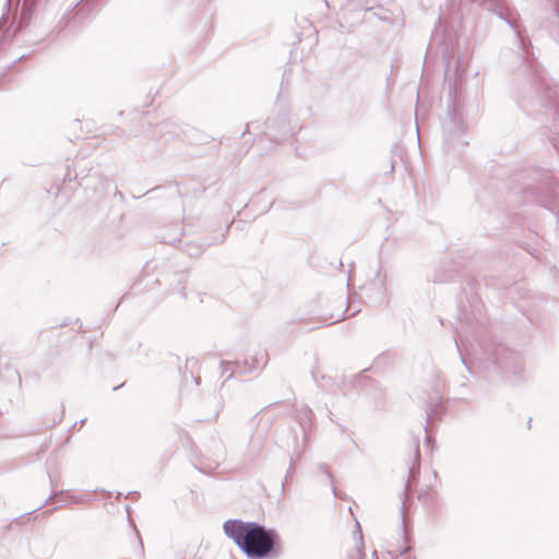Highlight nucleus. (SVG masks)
<instances>
[{
  "label": "nucleus",
  "instance_id": "obj_1",
  "mask_svg": "<svg viewBox=\"0 0 559 559\" xmlns=\"http://www.w3.org/2000/svg\"><path fill=\"white\" fill-rule=\"evenodd\" d=\"M477 2L483 9L493 13L504 21L516 34L518 47L520 49L521 67L516 71V76L521 80L519 105L528 109V105H539L551 107L554 111V123L551 138L552 146L559 151V105L555 100L556 91L551 82L546 76L544 69L537 63L532 52L530 38L524 36L513 12L508 5L507 0H469Z\"/></svg>",
  "mask_w": 559,
  "mask_h": 559
},
{
  "label": "nucleus",
  "instance_id": "obj_2",
  "mask_svg": "<svg viewBox=\"0 0 559 559\" xmlns=\"http://www.w3.org/2000/svg\"><path fill=\"white\" fill-rule=\"evenodd\" d=\"M473 319L465 314L464 319L460 321L456 328L455 345L460 353L462 364L471 371V366L467 364L466 357L462 352L461 346L467 350V345L471 343L469 336H473L477 342L478 349L474 348L471 344L473 360L483 364L484 368L489 369L496 367L502 371L514 372L518 370V356L503 344L486 343L479 340L480 329L484 322L478 311L473 312Z\"/></svg>",
  "mask_w": 559,
  "mask_h": 559
},
{
  "label": "nucleus",
  "instance_id": "obj_3",
  "mask_svg": "<svg viewBox=\"0 0 559 559\" xmlns=\"http://www.w3.org/2000/svg\"><path fill=\"white\" fill-rule=\"evenodd\" d=\"M223 531L248 559H275L282 552L278 533L260 523L229 519Z\"/></svg>",
  "mask_w": 559,
  "mask_h": 559
},
{
  "label": "nucleus",
  "instance_id": "obj_4",
  "mask_svg": "<svg viewBox=\"0 0 559 559\" xmlns=\"http://www.w3.org/2000/svg\"><path fill=\"white\" fill-rule=\"evenodd\" d=\"M465 123L461 115L457 114L455 103L448 107V119L443 122V150L450 155L459 154L466 145L464 140Z\"/></svg>",
  "mask_w": 559,
  "mask_h": 559
},
{
  "label": "nucleus",
  "instance_id": "obj_5",
  "mask_svg": "<svg viewBox=\"0 0 559 559\" xmlns=\"http://www.w3.org/2000/svg\"><path fill=\"white\" fill-rule=\"evenodd\" d=\"M296 128V124H292L289 114L283 111L267 118L265 135L273 142L283 143L295 136Z\"/></svg>",
  "mask_w": 559,
  "mask_h": 559
},
{
  "label": "nucleus",
  "instance_id": "obj_6",
  "mask_svg": "<svg viewBox=\"0 0 559 559\" xmlns=\"http://www.w3.org/2000/svg\"><path fill=\"white\" fill-rule=\"evenodd\" d=\"M438 46L447 71L455 53V35L439 23L431 34L430 47Z\"/></svg>",
  "mask_w": 559,
  "mask_h": 559
},
{
  "label": "nucleus",
  "instance_id": "obj_7",
  "mask_svg": "<svg viewBox=\"0 0 559 559\" xmlns=\"http://www.w3.org/2000/svg\"><path fill=\"white\" fill-rule=\"evenodd\" d=\"M48 1L49 0H24L19 20L15 22L16 26L13 32L14 35L26 29L31 25L36 11L45 5Z\"/></svg>",
  "mask_w": 559,
  "mask_h": 559
},
{
  "label": "nucleus",
  "instance_id": "obj_8",
  "mask_svg": "<svg viewBox=\"0 0 559 559\" xmlns=\"http://www.w3.org/2000/svg\"><path fill=\"white\" fill-rule=\"evenodd\" d=\"M419 466H420V450H419V440L416 439L414 442V457L413 462L408 466V478L405 483L404 489V499L402 502V513H404V509L407 503V493L412 491L413 486H415L418 481L419 477Z\"/></svg>",
  "mask_w": 559,
  "mask_h": 559
},
{
  "label": "nucleus",
  "instance_id": "obj_9",
  "mask_svg": "<svg viewBox=\"0 0 559 559\" xmlns=\"http://www.w3.org/2000/svg\"><path fill=\"white\" fill-rule=\"evenodd\" d=\"M377 276V281H372L369 285L362 287V294H365L369 298V302L373 305L384 300L386 290L384 280L380 278V272H378Z\"/></svg>",
  "mask_w": 559,
  "mask_h": 559
},
{
  "label": "nucleus",
  "instance_id": "obj_10",
  "mask_svg": "<svg viewBox=\"0 0 559 559\" xmlns=\"http://www.w3.org/2000/svg\"><path fill=\"white\" fill-rule=\"evenodd\" d=\"M552 9L544 22V27L548 31L551 37L559 40V0H551Z\"/></svg>",
  "mask_w": 559,
  "mask_h": 559
},
{
  "label": "nucleus",
  "instance_id": "obj_11",
  "mask_svg": "<svg viewBox=\"0 0 559 559\" xmlns=\"http://www.w3.org/2000/svg\"><path fill=\"white\" fill-rule=\"evenodd\" d=\"M188 274L186 272H177L170 282L173 293H178L182 298L187 297Z\"/></svg>",
  "mask_w": 559,
  "mask_h": 559
},
{
  "label": "nucleus",
  "instance_id": "obj_12",
  "mask_svg": "<svg viewBox=\"0 0 559 559\" xmlns=\"http://www.w3.org/2000/svg\"><path fill=\"white\" fill-rule=\"evenodd\" d=\"M229 227L227 226L225 233L221 234L218 237H215V240L212 241V242H200L198 245H193V243H187V252L190 254V255H198L200 254L201 252H203V250L212 245H215V243H222L225 239H226V233L228 231Z\"/></svg>",
  "mask_w": 559,
  "mask_h": 559
},
{
  "label": "nucleus",
  "instance_id": "obj_13",
  "mask_svg": "<svg viewBox=\"0 0 559 559\" xmlns=\"http://www.w3.org/2000/svg\"><path fill=\"white\" fill-rule=\"evenodd\" d=\"M313 412L308 406L302 407L300 411V426L304 431H306L307 428H310L312 423Z\"/></svg>",
  "mask_w": 559,
  "mask_h": 559
},
{
  "label": "nucleus",
  "instance_id": "obj_14",
  "mask_svg": "<svg viewBox=\"0 0 559 559\" xmlns=\"http://www.w3.org/2000/svg\"><path fill=\"white\" fill-rule=\"evenodd\" d=\"M91 1L90 0H80L75 7H74V15L83 14V16H86L88 12L91 11Z\"/></svg>",
  "mask_w": 559,
  "mask_h": 559
},
{
  "label": "nucleus",
  "instance_id": "obj_15",
  "mask_svg": "<svg viewBox=\"0 0 559 559\" xmlns=\"http://www.w3.org/2000/svg\"><path fill=\"white\" fill-rule=\"evenodd\" d=\"M356 528H357V533H358V540H359V545H357L356 549L359 554V556H362L365 557V552H364V540H362V532H361V528H360V524L358 521H356Z\"/></svg>",
  "mask_w": 559,
  "mask_h": 559
},
{
  "label": "nucleus",
  "instance_id": "obj_16",
  "mask_svg": "<svg viewBox=\"0 0 559 559\" xmlns=\"http://www.w3.org/2000/svg\"><path fill=\"white\" fill-rule=\"evenodd\" d=\"M319 469H320L322 473H324V474L326 475V477H328L329 481L333 485V475H332V473L330 472V469H329L328 465H326V464H324V463H321V464L319 465ZM332 490H333L334 496H336V489H335V487H333V486H332Z\"/></svg>",
  "mask_w": 559,
  "mask_h": 559
},
{
  "label": "nucleus",
  "instance_id": "obj_17",
  "mask_svg": "<svg viewBox=\"0 0 559 559\" xmlns=\"http://www.w3.org/2000/svg\"><path fill=\"white\" fill-rule=\"evenodd\" d=\"M552 199L554 200L549 201L547 204H544V206L551 211H555V207L557 206V201H559V188L552 192Z\"/></svg>",
  "mask_w": 559,
  "mask_h": 559
},
{
  "label": "nucleus",
  "instance_id": "obj_18",
  "mask_svg": "<svg viewBox=\"0 0 559 559\" xmlns=\"http://www.w3.org/2000/svg\"><path fill=\"white\" fill-rule=\"evenodd\" d=\"M7 372L13 379L14 384H21V376L16 369L7 368Z\"/></svg>",
  "mask_w": 559,
  "mask_h": 559
},
{
  "label": "nucleus",
  "instance_id": "obj_19",
  "mask_svg": "<svg viewBox=\"0 0 559 559\" xmlns=\"http://www.w3.org/2000/svg\"><path fill=\"white\" fill-rule=\"evenodd\" d=\"M221 456L222 455L219 454L217 459H215L213 462L209 463L207 465L201 467V469L204 471V472L214 471L219 465V460L218 459H221Z\"/></svg>",
  "mask_w": 559,
  "mask_h": 559
},
{
  "label": "nucleus",
  "instance_id": "obj_20",
  "mask_svg": "<svg viewBox=\"0 0 559 559\" xmlns=\"http://www.w3.org/2000/svg\"><path fill=\"white\" fill-rule=\"evenodd\" d=\"M345 381H346V378L345 377H341V378L336 379L333 384H331L330 389L333 392H336V390L333 389V385H335L336 389L341 390L343 388V385L345 384Z\"/></svg>",
  "mask_w": 559,
  "mask_h": 559
},
{
  "label": "nucleus",
  "instance_id": "obj_21",
  "mask_svg": "<svg viewBox=\"0 0 559 559\" xmlns=\"http://www.w3.org/2000/svg\"><path fill=\"white\" fill-rule=\"evenodd\" d=\"M63 415H64V407L62 406L58 418L52 420L50 427H55V426L59 425L62 421Z\"/></svg>",
  "mask_w": 559,
  "mask_h": 559
},
{
  "label": "nucleus",
  "instance_id": "obj_22",
  "mask_svg": "<svg viewBox=\"0 0 559 559\" xmlns=\"http://www.w3.org/2000/svg\"><path fill=\"white\" fill-rule=\"evenodd\" d=\"M259 360H264V365L267 362V353L266 352H262L260 353V358L255 357L254 361L255 362H259Z\"/></svg>",
  "mask_w": 559,
  "mask_h": 559
},
{
  "label": "nucleus",
  "instance_id": "obj_23",
  "mask_svg": "<svg viewBox=\"0 0 559 559\" xmlns=\"http://www.w3.org/2000/svg\"><path fill=\"white\" fill-rule=\"evenodd\" d=\"M190 378L193 380V382L195 383V385H199L200 384V381H201V378L198 376L195 377L193 373H190Z\"/></svg>",
  "mask_w": 559,
  "mask_h": 559
},
{
  "label": "nucleus",
  "instance_id": "obj_24",
  "mask_svg": "<svg viewBox=\"0 0 559 559\" xmlns=\"http://www.w3.org/2000/svg\"><path fill=\"white\" fill-rule=\"evenodd\" d=\"M213 443H214V448H215V449H217L218 451H221V450H222V448H223L222 441H219V440H214V442H213Z\"/></svg>",
  "mask_w": 559,
  "mask_h": 559
},
{
  "label": "nucleus",
  "instance_id": "obj_25",
  "mask_svg": "<svg viewBox=\"0 0 559 559\" xmlns=\"http://www.w3.org/2000/svg\"><path fill=\"white\" fill-rule=\"evenodd\" d=\"M427 497H429L428 491H423V492H419V495H418L419 500H425Z\"/></svg>",
  "mask_w": 559,
  "mask_h": 559
},
{
  "label": "nucleus",
  "instance_id": "obj_26",
  "mask_svg": "<svg viewBox=\"0 0 559 559\" xmlns=\"http://www.w3.org/2000/svg\"><path fill=\"white\" fill-rule=\"evenodd\" d=\"M134 531H135L136 536H138V538H139L140 547H141V549L143 550V543H142V540H141L140 533H139V531H138V528H136L135 526H134Z\"/></svg>",
  "mask_w": 559,
  "mask_h": 559
},
{
  "label": "nucleus",
  "instance_id": "obj_27",
  "mask_svg": "<svg viewBox=\"0 0 559 559\" xmlns=\"http://www.w3.org/2000/svg\"><path fill=\"white\" fill-rule=\"evenodd\" d=\"M140 493L138 491H130V492H128L127 498H129V497L134 498V497H138Z\"/></svg>",
  "mask_w": 559,
  "mask_h": 559
},
{
  "label": "nucleus",
  "instance_id": "obj_28",
  "mask_svg": "<svg viewBox=\"0 0 559 559\" xmlns=\"http://www.w3.org/2000/svg\"><path fill=\"white\" fill-rule=\"evenodd\" d=\"M321 379H322V381H326V382H331V381H332V379H331V378H328V377H325V376H322V378H321Z\"/></svg>",
  "mask_w": 559,
  "mask_h": 559
},
{
  "label": "nucleus",
  "instance_id": "obj_29",
  "mask_svg": "<svg viewBox=\"0 0 559 559\" xmlns=\"http://www.w3.org/2000/svg\"><path fill=\"white\" fill-rule=\"evenodd\" d=\"M406 554H407V548H404V549L401 551V554H400V555H401V557H403V558H404Z\"/></svg>",
  "mask_w": 559,
  "mask_h": 559
},
{
  "label": "nucleus",
  "instance_id": "obj_30",
  "mask_svg": "<svg viewBox=\"0 0 559 559\" xmlns=\"http://www.w3.org/2000/svg\"><path fill=\"white\" fill-rule=\"evenodd\" d=\"M372 558H373V559H379V558H378V552H377V551H373V552H372Z\"/></svg>",
  "mask_w": 559,
  "mask_h": 559
},
{
  "label": "nucleus",
  "instance_id": "obj_31",
  "mask_svg": "<svg viewBox=\"0 0 559 559\" xmlns=\"http://www.w3.org/2000/svg\"><path fill=\"white\" fill-rule=\"evenodd\" d=\"M249 126H250V124L248 123V124H247V127H246V130L242 132V135H245V133H246V132H248V130H249Z\"/></svg>",
  "mask_w": 559,
  "mask_h": 559
},
{
  "label": "nucleus",
  "instance_id": "obj_32",
  "mask_svg": "<svg viewBox=\"0 0 559 559\" xmlns=\"http://www.w3.org/2000/svg\"><path fill=\"white\" fill-rule=\"evenodd\" d=\"M120 497H121V492H119V491H118V492L116 493V499L118 500V499H120Z\"/></svg>",
  "mask_w": 559,
  "mask_h": 559
},
{
  "label": "nucleus",
  "instance_id": "obj_33",
  "mask_svg": "<svg viewBox=\"0 0 559 559\" xmlns=\"http://www.w3.org/2000/svg\"><path fill=\"white\" fill-rule=\"evenodd\" d=\"M86 421V418L80 420V424L83 425Z\"/></svg>",
  "mask_w": 559,
  "mask_h": 559
},
{
  "label": "nucleus",
  "instance_id": "obj_34",
  "mask_svg": "<svg viewBox=\"0 0 559 559\" xmlns=\"http://www.w3.org/2000/svg\"><path fill=\"white\" fill-rule=\"evenodd\" d=\"M364 9H365L366 11H369V10H371V9H372V7H365Z\"/></svg>",
  "mask_w": 559,
  "mask_h": 559
},
{
  "label": "nucleus",
  "instance_id": "obj_35",
  "mask_svg": "<svg viewBox=\"0 0 559 559\" xmlns=\"http://www.w3.org/2000/svg\"><path fill=\"white\" fill-rule=\"evenodd\" d=\"M513 16L515 17V20H518L516 16H519V13H515V15L513 14ZM519 23V21H516Z\"/></svg>",
  "mask_w": 559,
  "mask_h": 559
},
{
  "label": "nucleus",
  "instance_id": "obj_36",
  "mask_svg": "<svg viewBox=\"0 0 559 559\" xmlns=\"http://www.w3.org/2000/svg\"><path fill=\"white\" fill-rule=\"evenodd\" d=\"M430 440H431V439H430V437H428V436H427V437H426V441H427V442H430Z\"/></svg>",
  "mask_w": 559,
  "mask_h": 559
},
{
  "label": "nucleus",
  "instance_id": "obj_37",
  "mask_svg": "<svg viewBox=\"0 0 559 559\" xmlns=\"http://www.w3.org/2000/svg\"><path fill=\"white\" fill-rule=\"evenodd\" d=\"M407 559H411V557H408Z\"/></svg>",
  "mask_w": 559,
  "mask_h": 559
}]
</instances>
